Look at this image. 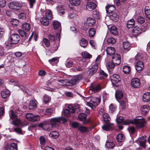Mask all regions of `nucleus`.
I'll return each instance as SVG.
<instances>
[{"label":"nucleus","mask_w":150,"mask_h":150,"mask_svg":"<svg viewBox=\"0 0 150 150\" xmlns=\"http://www.w3.org/2000/svg\"><path fill=\"white\" fill-rule=\"evenodd\" d=\"M42 42L46 47H48L50 46V41L47 39L46 38H44L42 40Z\"/></svg>","instance_id":"603ef678"},{"label":"nucleus","mask_w":150,"mask_h":150,"mask_svg":"<svg viewBox=\"0 0 150 150\" xmlns=\"http://www.w3.org/2000/svg\"><path fill=\"white\" fill-rule=\"evenodd\" d=\"M136 69L137 71L140 72L144 67V65L142 61H138L135 64Z\"/></svg>","instance_id":"a211bd4d"},{"label":"nucleus","mask_w":150,"mask_h":150,"mask_svg":"<svg viewBox=\"0 0 150 150\" xmlns=\"http://www.w3.org/2000/svg\"><path fill=\"white\" fill-rule=\"evenodd\" d=\"M131 84L133 87L134 88H138L140 85V81L137 78H134L132 79Z\"/></svg>","instance_id":"2eb2a0df"},{"label":"nucleus","mask_w":150,"mask_h":150,"mask_svg":"<svg viewBox=\"0 0 150 150\" xmlns=\"http://www.w3.org/2000/svg\"><path fill=\"white\" fill-rule=\"evenodd\" d=\"M98 63H94L92 67L87 71V73L89 76H91L95 74L98 68Z\"/></svg>","instance_id":"1a4fd4ad"},{"label":"nucleus","mask_w":150,"mask_h":150,"mask_svg":"<svg viewBox=\"0 0 150 150\" xmlns=\"http://www.w3.org/2000/svg\"><path fill=\"white\" fill-rule=\"evenodd\" d=\"M87 22L88 24V26H91L95 24L96 21L94 19L89 17L87 18Z\"/></svg>","instance_id":"a878e982"},{"label":"nucleus","mask_w":150,"mask_h":150,"mask_svg":"<svg viewBox=\"0 0 150 150\" xmlns=\"http://www.w3.org/2000/svg\"><path fill=\"white\" fill-rule=\"evenodd\" d=\"M110 79L112 85L117 86L118 84L120 83V81L119 76L117 74H114L111 76Z\"/></svg>","instance_id":"423d86ee"},{"label":"nucleus","mask_w":150,"mask_h":150,"mask_svg":"<svg viewBox=\"0 0 150 150\" xmlns=\"http://www.w3.org/2000/svg\"><path fill=\"white\" fill-rule=\"evenodd\" d=\"M70 4L73 6H78L81 3V0H69Z\"/></svg>","instance_id":"7c9ffc66"},{"label":"nucleus","mask_w":150,"mask_h":150,"mask_svg":"<svg viewBox=\"0 0 150 150\" xmlns=\"http://www.w3.org/2000/svg\"><path fill=\"white\" fill-rule=\"evenodd\" d=\"M61 121L63 122H65L66 121L64 117H61L52 118L48 120L47 121L50 123L53 127H57L59 126V123Z\"/></svg>","instance_id":"f257e3e1"},{"label":"nucleus","mask_w":150,"mask_h":150,"mask_svg":"<svg viewBox=\"0 0 150 150\" xmlns=\"http://www.w3.org/2000/svg\"><path fill=\"white\" fill-rule=\"evenodd\" d=\"M43 102L45 104H48L51 100V98L47 95H45L43 98Z\"/></svg>","instance_id":"a18cd8bd"},{"label":"nucleus","mask_w":150,"mask_h":150,"mask_svg":"<svg viewBox=\"0 0 150 150\" xmlns=\"http://www.w3.org/2000/svg\"><path fill=\"white\" fill-rule=\"evenodd\" d=\"M53 25L54 29H57L61 27V23L57 21H54L53 22Z\"/></svg>","instance_id":"37998d69"},{"label":"nucleus","mask_w":150,"mask_h":150,"mask_svg":"<svg viewBox=\"0 0 150 150\" xmlns=\"http://www.w3.org/2000/svg\"><path fill=\"white\" fill-rule=\"evenodd\" d=\"M47 18L45 17L41 18L40 20V21L41 24L45 25H47L49 24V21Z\"/></svg>","instance_id":"a19ab883"},{"label":"nucleus","mask_w":150,"mask_h":150,"mask_svg":"<svg viewBox=\"0 0 150 150\" xmlns=\"http://www.w3.org/2000/svg\"><path fill=\"white\" fill-rule=\"evenodd\" d=\"M116 121L117 124L122 123L125 125H129L131 122V120H123V117H118L116 119Z\"/></svg>","instance_id":"4468645a"},{"label":"nucleus","mask_w":150,"mask_h":150,"mask_svg":"<svg viewBox=\"0 0 150 150\" xmlns=\"http://www.w3.org/2000/svg\"><path fill=\"white\" fill-rule=\"evenodd\" d=\"M115 65H116L115 64L113 63L111 61L107 63L106 66L108 69H110V70H112L114 68Z\"/></svg>","instance_id":"72a5a7b5"},{"label":"nucleus","mask_w":150,"mask_h":150,"mask_svg":"<svg viewBox=\"0 0 150 150\" xmlns=\"http://www.w3.org/2000/svg\"><path fill=\"white\" fill-rule=\"evenodd\" d=\"M37 105L35 101L31 100L29 104V109H32L36 108Z\"/></svg>","instance_id":"e433bc0d"},{"label":"nucleus","mask_w":150,"mask_h":150,"mask_svg":"<svg viewBox=\"0 0 150 150\" xmlns=\"http://www.w3.org/2000/svg\"><path fill=\"white\" fill-rule=\"evenodd\" d=\"M107 42L108 44H114L115 43L116 40L114 38L110 37L108 39Z\"/></svg>","instance_id":"5fc2aeb1"},{"label":"nucleus","mask_w":150,"mask_h":150,"mask_svg":"<svg viewBox=\"0 0 150 150\" xmlns=\"http://www.w3.org/2000/svg\"><path fill=\"white\" fill-rule=\"evenodd\" d=\"M89 36L93 38L94 37L96 33V29L94 28H90L88 31Z\"/></svg>","instance_id":"473e14b6"},{"label":"nucleus","mask_w":150,"mask_h":150,"mask_svg":"<svg viewBox=\"0 0 150 150\" xmlns=\"http://www.w3.org/2000/svg\"><path fill=\"white\" fill-rule=\"evenodd\" d=\"M21 122L20 120L18 119H16L15 120L13 121V123H12L15 126H19L21 124Z\"/></svg>","instance_id":"864d4df0"},{"label":"nucleus","mask_w":150,"mask_h":150,"mask_svg":"<svg viewBox=\"0 0 150 150\" xmlns=\"http://www.w3.org/2000/svg\"><path fill=\"white\" fill-rule=\"evenodd\" d=\"M42 129L45 130L50 131L52 130L53 127L50 123L45 122L43 124H41L40 125Z\"/></svg>","instance_id":"dca6fc26"},{"label":"nucleus","mask_w":150,"mask_h":150,"mask_svg":"<svg viewBox=\"0 0 150 150\" xmlns=\"http://www.w3.org/2000/svg\"><path fill=\"white\" fill-rule=\"evenodd\" d=\"M68 108L69 111L72 113H74L75 111L74 108L71 105H69L68 106Z\"/></svg>","instance_id":"338daca9"},{"label":"nucleus","mask_w":150,"mask_h":150,"mask_svg":"<svg viewBox=\"0 0 150 150\" xmlns=\"http://www.w3.org/2000/svg\"><path fill=\"white\" fill-rule=\"evenodd\" d=\"M146 122L145 119L143 118L138 119L136 118L135 119L131 121L130 123L134 125L137 127L140 128L144 126Z\"/></svg>","instance_id":"20e7f679"},{"label":"nucleus","mask_w":150,"mask_h":150,"mask_svg":"<svg viewBox=\"0 0 150 150\" xmlns=\"http://www.w3.org/2000/svg\"><path fill=\"white\" fill-rule=\"evenodd\" d=\"M10 94V92L8 90L3 91L1 93V96L4 98L9 97Z\"/></svg>","instance_id":"b1692460"},{"label":"nucleus","mask_w":150,"mask_h":150,"mask_svg":"<svg viewBox=\"0 0 150 150\" xmlns=\"http://www.w3.org/2000/svg\"><path fill=\"white\" fill-rule=\"evenodd\" d=\"M115 146V145L113 142H107L105 145V147L109 149H113Z\"/></svg>","instance_id":"393cba45"},{"label":"nucleus","mask_w":150,"mask_h":150,"mask_svg":"<svg viewBox=\"0 0 150 150\" xmlns=\"http://www.w3.org/2000/svg\"><path fill=\"white\" fill-rule=\"evenodd\" d=\"M33 115V114L31 113H27L25 115V117L28 120L31 121Z\"/></svg>","instance_id":"13d9d810"},{"label":"nucleus","mask_w":150,"mask_h":150,"mask_svg":"<svg viewBox=\"0 0 150 150\" xmlns=\"http://www.w3.org/2000/svg\"><path fill=\"white\" fill-rule=\"evenodd\" d=\"M49 136L53 138H57L59 136V133L56 131H52L49 134Z\"/></svg>","instance_id":"cd10ccee"},{"label":"nucleus","mask_w":150,"mask_h":150,"mask_svg":"<svg viewBox=\"0 0 150 150\" xmlns=\"http://www.w3.org/2000/svg\"><path fill=\"white\" fill-rule=\"evenodd\" d=\"M115 95L117 99H121L123 97V93L122 91L118 90L116 91Z\"/></svg>","instance_id":"2f4dec72"},{"label":"nucleus","mask_w":150,"mask_h":150,"mask_svg":"<svg viewBox=\"0 0 150 150\" xmlns=\"http://www.w3.org/2000/svg\"><path fill=\"white\" fill-rule=\"evenodd\" d=\"M48 37L51 41H54L57 39V37L54 35L52 34H49L48 35Z\"/></svg>","instance_id":"6e6d98bb"},{"label":"nucleus","mask_w":150,"mask_h":150,"mask_svg":"<svg viewBox=\"0 0 150 150\" xmlns=\"http://www.w3.org/2000/svg\"><path fill=\"white\" fill-rule=\"evenodd\" d=\"M90 101L87 103V105L93 109L96 108L100 103V99L99 97L91 96L89 98Z\"/></svg>","instance_id":"f03ea898"},{"label":"nucleus","mask_w":150,"mask_h":150,"mask_svg":"<svg viewBox=\"0 0 150 150\" xmlns=\"http://www.w3.org/2000/svg\"><path fill=\"white\" fill-rule=\"evenodd\" d=\"M70 112L69 110L66 109H65L63 112V114L66 116L69 117L70 115Z\"/></svg>","instance_id":"bf43d9fd"},{"label":"nucleus","mask_w":150,"mask_h":150,"mask_svg":"<svg viewBox=\"0 0 150 150\" xmlns=\"http://www.w3.org/2000/svg\"><path fill=\"white\" fill-rule=\"evenodd\" d=\"M45 114L47 115H50L52 112V110L51 108H47L45 110Z\"/></svg>","instance_id":"680f3d73"},{"label":"nucleus","mask_w":150,"mask_h":150,"mask_svg":"<svg viewBox=\"0 0 150 150\" xmlns=\"http://www.w3.org/2000/svg\"><path fill=\"white\" fill-rule=\"evenodd\" d=\"M101 89L100 85L96 83H92L90 86L89 93L92 94L100 91Z\"/></svg>","instance_id":"39448f33"},{"label":"nucleus","mask_w":150,"mask_h":150,"mask_svg":"<svg viewBox=\"0 0 150 150\" xmlns=\"http://www.w3.org/2000/svg\"><path fill=\"white\" fill-rule=\"evenodd\" d=\"M82 77V76L81 75H79L74 76L71 79L70 83L73 85H75L79 83Z\"/></svg>","instance_id":"ddd939ff"},{"label":"nucleus","mask_w":150,"mask_h":150,"mask_svg":"<svg viewBox=\"0 0 150 150\" xmlns=\"http://www.w3.org/2000/svg\"><path fill=\"white\" fill-rule=\"evenodd\" d=\"M112 61L116 65L120 64L121 62L120 55L118 54H115L112 57Z\"/></svg>","instance_id":"9b49d317"},{"label":"nucleus","mask_w":150,"mask_h":150,"mask_svg":"<svg viewBox=\"0 0 150 150\" xmlns=\"http://www.w3.org/2000/svg\"><path fill=\"white\" fill-rule=\"evenodd\" d=\"M137 21L138 23H142L144 22L145 20L143 17L139 16L138 18Z\"/></svg>","instance_id":"0e129e2a"},{"label":"nucleus","mask_w":150,"mask_h":150,"mask_svg":"<svg viewBox=\"0 0 150 150\" xmlns=\"http://www.w3.org/2000/svg\"><path fill=\"white\" fill-rule=\"evenodd\" d=\"M8 150H18L17 144L12 143L6 147Z\"/></svg>","instance_id":"5701e85b"},{"label":"nucleus","mask_w":150,"mask_h":150,"mask_svg":"<svg viewBox=\"0 0 150 150\" xmlns=\"http://www.w3.org/2000/svg\"><path fill=\"white\" fill-rule=\"evenodd\" d=\"M73 64L72 61L70 59H68L66 60L65 65L67 67L70 68L72 66Z\"/></svg>","instance_id":"c03bdc74"},{"label":"nucleus","mask_w":150,"mask_h":150,"mask_svg":"<svg viewBox=\"0 0 150 150\" xmlns=\"http://www.w3.org/2000/svg\"><path fill=\"white\" fill-rule=\"evenodd\" d=\"M130 67L128 66H125L123 68V71L126 74H129L130 72Z\"/></svg>","instance_id":"4c0bfd02"},{"label":"nucleus","mask_w":150,"mask_h":150,"mask_svg":"<svg viewBox=\"0 0 150 150\" xmlns=\"http://www.w3.org/2000/svg\"><path fill=\"white\" fill-rule=\"evenodd\" d=\"M143 32V30L142 26L137 25L133 28L132 33L133 35L136 37Z\"/></svg>","instance_id":"0eeeda50"},{"label":"nucleus","mask_w":150,"mask_h":150,"mask_svg":"<svg viewBox=\"0 0 150 150\" xmlns=\"http://www.w3.org/2000/svg\"><path fill=\"white\" fill-rule=\"evenodd\" d=\"M19 21L16 19H13L11 21V24L13 25H17L19 23Z\"/></svg>","instance_id":"69168bd1"},{"label":"nucleus","mask_w":150,"mask_h":150,"mask_svg":"<svg viewBox=\"0 0 150 150\" xmlns=\"http://www.w3.org/2000/svg\"><path fill=\"white\" fill-rule=\"evenodd\" d=\"M93 18L96 19H99L100 18V14L99 11H93L92 14Z\"/></svg>","instance_id":"f704fd0d"},{"label":"nucleus","mask_w":150,"mask_h":150,"mask_svg":"<svg viewBox=\"0 0 150 150\" xmlns=\"http://www.w3.org/2000/svg\"><path fill=\"white\" fill-rule=\"evenodd\" d=\"M145 137H146V136H144L141 137L140 138L141 140H140V145L144 148H145V144L146 143V140L144 139Z\"/></svg>","instance_id":"79ce46f5"},{"label":"nucleus","mask_w":150,"mask_h":150,"mask_svg":"<svg viewBox=\"0 0 150 150\" xmlns=\"http://www.w3.org/2000/svg\"><path fill=\"white\" fill-rule=\"evenodd\" d=\"M18 32L21 36L23 38H27L28 35L23 30H19Z\"/></svg>","instance_id":"8fccbe9b"},{"label":"nucleus","mask_w":150,"mask_h":150,"mask_svg":"<svg viewBox=\"0 0 150 150\" xmlns=\"http://www.w3.org/2000/svg\"><path fill=\"white\" fill-rule=\"evenodd\" d=\"M103 117L105 124L102 127V128L104 130H108L110 129L112 125L110 123V117L108 114L105 113L103 114Z\"/></svg>","instance_id":"7ed1b4c3"},{"label":"nucleus","mask_w":150,"mask_h":150,"mask_svg":"<svg viewBox=\"0 0 150 150\" xmlns=\"http://www.w3.org/2000/svg\"><path fill=\"white\" fill-rule=\"evenodd\" d=\"M22 28L26 32H28L30 29V25L29 23H25L22 25Z\"/></svg>","instance_id":"4be33fe9"},{"label":"nucleus","mask_w":150,"mask_h":150,"mask_svg":"<svg viewBox=\"0 0 150 150\" xmlns=\"http://www.w3.org/2000/svg\"><path fill=\"white\" fill-rule=\"evenodd\" d=\"M135 23L133 19H131L129 20L127 22V27L129 28H132L134 25Z\"/></svg>","instance_id":"c756f323"},{"label":"nucleus","mask_w":150,"mask_h":150,"mask_svg":"<svg viewBox=\"0 0 150 150\" xmlns=\"http://www.w3.org/2000/svg\"><path fill=\"white\" fill-rule=\"evenodd\" d=\"M125 137L123 134H119L116 136L117 141L119 142H122L125 139Z\"/></svg>","instance_id":"ea45409f"},{"label":"nucleus","mask_w":150,"mask_h":150,"mask_svg":"<svg viewBox=\"0 0 150 150\" xmlns=\"http://www.w3.org/2000/svg\"><path fill=\"white\" fill-rule=\"evenodd\" d=\"M80 45L84 48H86L88 44L87 40L84 38L81 39L80 42Z\"/></svg>","instance_id":"c85d7f7f"},{"label":"nucleus","mask_w":150,"mask_h":150,"mask_svg":"<svg viewBox=\"0 0 150 150\" xmlns=\"http://www.w3.org/2000/svg\"><path fill=\"white\" fill-rule=\"evenodd\" d=\"M45 15L46 18L48 19H51L52 18V13L50 10H47L46 12Z\"/></svg>","instance_id":"de8ad7c7"},{"label":"nucleus","mask_w":150,"mask_h":150,"mask_svg":"<svg viewBox=\"0 0 150 150\" xmlns=\"http://www.w3.org/2000/svg\"><path fill=\"white\" fill-rule=\"evenodd\" d=\"M124 48L127 51H129L130 49V44L128 42H124L123 43Z\"/></svg>","instance_id":"c9c22d12"},{"label":"nucleus","mask_w":150,"mask_h":150,"mask_svg":"<svg viewBox=\"0 0 150 150\" xmlns=\"http://www.w3.org/2000/svg\"><path fill=\"white\" fill-rule=\"evenodd\" d=\"M9 115L10 118L13 120L16 119V115L12 110H11L9 111Z\"/></svg>","instance_id":"49530a36"},{"label":"nucleus","mask_w":150,"mask_h":150,"mask_svg":"<svg viewBox=\"0 0 150 150\" xmlns=\"http://www.w3.org/2000/svg\"><path fill=\"white\" fill-rule=\"evenodd\" d=\"M150 100V93L146 92L143 96V100L144 102H148Z\"/></svg>","instance_id":"bb28decb"},{"label":"nucleus","mask_w":150,"mask_h":150,"mask_svg":"<svg viewBox=\"0 0 150 150\" xmlns=\"http://www.w3.org/2000/svg\"><path fill=\"white\" fill-rule=\"evenodd\" d=\"M8 6L10 9L17 10H18L22 7L21 4L18 2H10L8 4Z\"/></svg>","instance_id":"6e6552de"},{"label":"nucleus","mask_w":150,"mask_h":150,"mask_svg":"<svg viewBox=\"0 0 150 150\" xmlns=\"http://www.w3.org/2000/svg\"><path fill=\"white\" fill-rule=\"evenodd\" d=\"M79 130L82 133H85L87 131L88 128L85 127L83 126H80L78 128Z\"/></svg>","instance_id":"3c124183"},{"label":"nucleus","mask_w":150,"mask_h":150,"mask_svg":"<svg viewBox=\"0 0 150 150\" xmlns=\"http://www.w3.org/2000/svg\"><path fill=\"white\" fill-rule=\"evenodd\" d=\"M110 19L116 22L118 19L119 17L117 13H112L109 14Z\"/></svg>","instance_id":"412c9836"},{"label":"nucleus","mask_w":150,"mask_h":150,"mask_svg":"<svg viewBox=\"0 0 150 150\" xmlns=\"http://www.w3.org/2000/svg\"><path fill=\"white\" fill-rule=\"evenodd\" d=\"M86 8L89 11H91L96 8V4L93 2H88L86 5Z\"/></svg>","instance_id":"f3484780"},{"label":"nucleus","mask_w":150,"mask_h":150,"mask_svg":"<svg viewBox=\"0 0 150 150\" xmlns=\"http://www.w3.org/2000/svg\"><path fill=\"white\" fill-rule=\"evenodd\" d=\"M107 54L109 55H112L115 52V50L113 47H108L106 49Z\"/></svg>","instance_id":"aec40b11"},{"label":"nucleus","mask_w":150,"mask_h":150,"mask_svg":"<svg viewBox=\"0 0 150 150\" xmlns=\"http://www.w3.org/2000/svg\"><path fill=\"white\" fill-rule=\"evenodd\" d=\"M82 56L84 58L89 59L92 57V56L90 54L88 53L84 52L82 53Z\"/></svg>","instance_id":"09e8293b"},{"label":"nucleus","mask_w":150,"mask_h":150,"mask_svg":"<svg viewBox=\"0 0 150 150\" xmlns=\"http://www.w3.org/2000/svg\"><path fill=\"white\" fill-rule=\"evenodd\" d=\"M20 37L19 35L16 34H12L11 36V44H16L18 43L20 40Z\"/></svg>","instance_id":"9d476101"},{"label":"nucleus","mask_w":150,"mask_h":150,"mask_svg":"<svg viewBox=\"0 0 150 150\" xmlns=\"http://www.w3.org/2000/svg\"><path fill=\"white\" fill-rule=\"evenodd\" d=\"M18 17L20 19L24 20L26 19V15L25 13H22L18 15Z\"/></svg>","instance_id":"774afa93"},{"label":"nucleus","mask_w":150,"mask_h":150,"mask_svg":"<svg viewBox=\"0 0 150 150\" xmlns=\"http://www.w3.org/2000/svg\"><path fill=\"white\" fill-rule=\"evenodd\" d=\"M110 30L111 33L113 35H117L118 33L117 28L115 26H112L110 28Z\"/></svg>","instance_id":"58836bf2"},{"label":"nucleus","mask_w":150,"mask_h":150,"mask_svg":"<svg viewBox=\"0 0 150 150\" xmlns=\"http://www.w3.org/2000/svg\"><path fill=\"white\" fill-rule=\"evenodd\" d=\"M106 10L107 13H111L115 9V7L113 5L108 4L106 6Z\"/></svg>","instance_id":"6ab92c4d"},{"label":"nucleus","mask_w":150,"mask_h":150,"mask_svg":"<svg viewBox=\"0 0 150 150\" xmlns=\"http://www.w3.org/2000/svg\"><path fill=\"white\" fill-rule=\"evenodd\" d=\"M86 115L83 113H81L79 114L78 119L80 121H83V124H86L89 122V120L88 119H86Z\"/></svg>","instance_id":"f8f14e48"},{"label":"nucleus","mask_w":150,"mask_h":150,"mask_svg":"<svg viewBox=\"0 0 150 150\" xmlns=\"http://www.w3.org/2000/svg\"><path fill=\"white\" fill-rule=\"evenodd\" d=\"M40 143L42 145H44L45 143V139L43 136H41L40 138Z\"/></svg>","instance_id":"052dcab7"},{"label":"nucleus","mask_w":150,"mask_h":150,"mask_svg":"<svg viewBox=\"0 0 150 150\" xmlns=\"http://www.w3.org/2000/svg\"><path fill=\"white\" fill-rule=\"evenodd\" d=\"M40 120V117L38 115H35L34 116L33 115V117L32 118L31 122H35V121H38Z\"/></svg>","instance_id":"4d7b16f0"},{"label":"nucleus","mask_w":150,"mask_h":150,"mask_svg":"<svg viewBox=\"0 0 150 150\" xmlns=\"http://www.w3.org/2000/svg\"><path fill=\"white\" fill-rule=\"evenodd\" d=\"M145 13L146 16L150 14V8L148 6H146L144 9Z\"/></svg>","instance_id":"e2e57ef3"}]
</instances>
